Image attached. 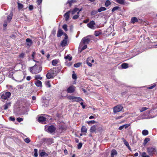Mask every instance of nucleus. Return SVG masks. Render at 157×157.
<instances>
[{
	"label": "nucleus",
	"mask_w": 157,
	"mask_h": 157,
	"mask_svg": "<svg viewBox=\"0 0 157 157\" xmlns=\"http://www.w3.org/2000/svg\"><path fill=\"white\" fill-rule=\"evenodd\" d=\"M87 128L85 126H83L82 127L81 130L82 132L86 133L87 132Z\"/></svg>",
	"instance_id": "nucleus-30"
},
{
	"label": "nucleus",
	"mask_w": 157,
	"mask_h": 157,
	"mask_svg": "<svg viewBox=\"0 0 157 157\" xmlns=\"http://www.w3.org/2000/svg\"><path fill=\"white\" fill-rule=\"evenodd\" d=\"M26 41L27 43L26 45L29 46H31L33 43L32 41L29 38H27L26 40Z\"/></svg>",
	"instance_id": "nucleus-18"
},
{
	"label": "nucleus",
	"mask_w": 157,
	"mask_h": 157,
	"mask_svg": "<svg viewBox=\"0 0 157 157\" xmlns=\"http://www.w3.org/2000/svg\"><path fill=\"white\" fill-rule=\"evenodd\" d=\"M58 60L57 59L53 60L52 61V64L53 66H55L57 63Z\"/></svg>",
	"instance_id": "nucleus-34"
},
{
	"label": "nucleus",
	"mask_w": 157,
	"mask_h": 157,
	"mask_svg": "<svg viewBox=\"0 0 157 157\" xmlns=\"http://www.w3.org/2000/svg\"><path fill=\"white\" fill-rule=\"evenodd\" d=\"M37 151H38L37 149H34V156L35 157H36L38 156Z\"/></svg>",
	"instance_id": "nucleus-43"
},
{
	"label": "nucleus",
	"mask_w": 157,
	"mask_h": 157,
	"mask_svg": "<svg viewBox=\"0 0 157 157\" xmlns=\"http://www.w3.org/2000/svg\"><path fill=\"white\" fill-rule=\"evenodd\" d=\"M64 59L66 60H68L69 61H70L71 60L72 57L70 56L67 55V56L64 57Z\"/></svg>",
	"instance_id": "nucleus-32"
},
{
	"label": "nucleus",
	"mask_w": 157,
	"mask_h": 157,
	"mask_svg": "<svg viewBox=\"0 0 157 157\" xmlns=\"http://www.w3.org/2000/svg\"><path fill=\"white\" fill-rule=\"evenodd\" d=\"M101 34V33L99 32H98V31H95V32L94 35L96 36H98Z\"/></svg>",
	"instance_id": "nucleus-50"
},
{
	"label": "nucleus",
	"mask_w": 157,
	"mask_h": 157,
	"mask_svg": "<svg viewBox=\"0 0 157 157\" xmlns=\"http://www.w3.org/2000/svg\"><path fill=\"white\" fill-rule=\"evenodd\" d=\"M89 60H91V58L89 57L87 58L86 61V63L89 66L91 67L92 66V64L89 61Z\"/></svg>",
	"instance_id": "nucleus-28"
},
{
	"label": "nucleus",
	"mask_w": 157,
	"mask_h": 157,
	"mask_svg": "<svg viewBox=\"0 0 157 157\" xmlns=\"http://www.w3.org/2000/svg\"><path fill=\"white\" fill-rule=\"evenodd\" d=\"M24 56L25 54L24 53H22L19 55V57L20 59H22L24 58Z\"/></svg>",
	"instance_id": "nucleus-46"
},
{
	"label": "nucleus",
	"mask_w": 157,
	"mask_h": 157,
	"mask_svg": "<svg viewBox=\"0 0 157 157\" xmlns=\"http://www.w3.org/2000/svg\"><path fill=\"white\" fill-rule=\"evenodd\" d=\"M42 101L43 105L45 106H47L48 104V101L44 97L42 98Z\"/></svg>",
	"instance_id": "nucleus-13"
},
{
	"label": "nucleus",
	"mask_w": 157,
	"mask_h": 157,
	"mask_svg": "<svg viewBox=\"0 0 157 157\" xmlns=\"http://www.w3.org/2000/svg\"><path fill=\"white\" fill-rule=\"evenodd\" d=\"M98 12V11L96 10H93L91 12V15H94L97 13Z\"/></svg>",
	"instance_id": "nucleus-37"
},
{
	"label": "nucleus",
	"mask_w": 157,
	"mask_h": 157,
	"mask_svg": "<svg viewBox=\"0 0 157 157\" xmlns=\"http://www.w3.org/2000/svg\"><path fill=\"white\" fill-rule=\"evenodd\" d=\"M123 109V107L120 105H118L113 108V111L114 113H117L121 111Z\"/></svg>",
	"instance_id": "nucleus-5"
},
{
	"label": "nucleus",
	"mask_w": 157,
	"mask_h": 157,
	"mask_svg": "<svg viewBox=\"0 0 157 157\" xmlns=\"http://www.w3.org/2000/svg\"><path fill=\"white\" fill-rule=\"evenodd\" d=\"M46 85L48 87H50L51 86L50 82L49 81L47 82H46Z\"/></svg>",
	"instance_id": "nucleus-56"
},
{
	"label": "nucleus",
	"mask_w": 157,
	"mask_h": 157,
	"mask_svg": "<svg viewBox=\"0 0 157 157\" xmlns=\"http://www.w3.org/2000/svg\"><path fill=\"white\" fill-rule=\"evenodd\" d=\"M63 34V32L61 29H59L58 30L57 33V36L58 37H60L62 34Z\"/></svg>",
	"instance_id": "nucleus-21"
},
{
	"label": "nucleus",
	"mask_w": 157,
	"mask_h": 157,
	"mask_svg": "<svg viewBox=\"0 0 157 157\" xmlns=\"http://www.w3.org/2000/svg\"><path fill=\"white\" fill-rule=\"evenodd\" d=\"M35 84L38 87H41L42 86V82L39 80H36L35 81Z\"/></svg>",
	"instance_id": "nucleus-16"
},
{
	"label": "nucleus",
	"mask_w": 157,
	"mask_h": 157,
	"mask_svg": "<svg viewBox=\"0 0 157 157\" xmlns=\"http://www.w3.org/2000/svg\"><path fill=\"white\" fill-rule=\"evenodd\" d=\"M81 65V63H75L74 64V66L76 67H79Z\"/></svg>",
	"instance_id": "nucleus-47"
},
{
	"label": "nucleus",
	"mask_w": 157,
	"mask_h": 157,
	"mask_svg": "<svg viewBox=\"0 0 157 157\" xmlns=\"http://www.w3.org/2000/svg\"><path fill=\"white\" fill-rule=\"evenodd\" d=\"M123 142L124 144L127 146L129 150H131V148L129 146V145L128 142L125 140H123Z\"/></svg>",
	"instance_id": "nucleus-23"
},
{
	"label": "nucleus",
	"mask_w": 157,
	"mask_h": 157,
	"mask_svg": "<svg viewBox=\"0 0 157 157\" xmlns=\"http://www.w3.org/2000/svg\"><path fill=\"white\" fill-rule=\"evenodd\" d=\"M48 116L47 115H45L44 116H40L38 118V121L40 122H42V123H43V122L47 121L48 119Z\"/></svg>",
	"instance_id": "nucleus-8"
},
{
	"label": "nucleus",
	"mask_w": 157,
	"mask_h": 157,
	"mask_svg": "<svg viewBox=\"0 0 157 157\" xmlns=\"http://www.w3.org/2000/svg\"><path fill=\"white\" fill-rule=\"evenodd\" d=\"M111 4L110 1L109 0H107L105 4V5L106 7L109 6Z\"/></svg>",
	"instance_id": "nucleus-39"
},
{
	"label": "nucleus",
	"mask_w": 157,
	"mask_h": 157,
	"mask_svg": "<svg viewBox=\"0 0 157 157\" xmlns=\"http://www.w3.org/2000/svg\"><path fill=\"white\" fill-rule=\"evenodd\" d=\"M1 99L2 100H7L9 98L11 95V93L9 92L2 93L1 94Z\"/></svg>",
	"instance_id": "nucleus-2"
},
{
	"label": "nucleus",
	"mask_w": 157,
	"mask_h": 157,
	"mask_svg": "<svg viewBox=\"0 0 157 157\" xmlns=\"http://www.w3.org/2000/svg\"><path fill=\"white\" fill-rule=\"evenodd\" d=\"M82 146V144L81 143H79L78 144V149H80L81 148Z\"/></svg>",
	"instance_id": "nucleus-57"
},
{
	"label": "nucleus",
	"mask_w": 157,
	"mask_h": 157,
	"mask_svg": "<svg viewBox=\"0 0 157 157\" xmlns=\"http://www.w3.org/2000/svg\"><path fill=\"white\" fill-rule=\"evenodd\" d=\"M90 40V39L87 37H84L82 39L81 42L82 43L84 44H86L89 43Z\"/></svg>",
	"instance_id": "nucleus-11"
},
{
	"label": "nucleus",
	"mask_w": 157,
	"mask_h": 157,
	"mask_svg": "<svg viewBox=\"0 0 157 157\" xmlns=\"http://www.w3.org/2000/svg\"><path fill=\"white\" fill-rule=\"evenodd\" d=\"M96 121L94 120L90 121H87V123L88 124H94L95 123Z\"/></svg>",
	"instance_id": "nucleus-54"
},
{
	"label": "nucleus",
	"mask_w": 157,
	"mask_h": 157,
	"mask_svg": "<svg viewBox=\"0 0 157 157\" xmlns=\"http://www.w3.org/2000/svg\"><path fill=\"white\" fill-rule=\"evenodd\" d=\"M150 139L149 138H146L144 140V145H145L147 143L150 141Z\"/></svg>",
	"instance_id": "nucleus-38"
},
{
	"label": "nucleus",
	"mask_w": 157,
	"mask_h": 157,
	"mask_svg": "<svg viewBox=\"0 0 157 157\" xmlns=\"http://www.w3.org/2000/svg\"><path fill=\"white\" fill-rule=\"evenodd\" d=\"M13 16V14L12 13H10L9 15L7 17V21L8 22H10Z\"/></svg>",
	"instance_id": "nucleus-27"
},
{
	"label": "nucleus",
	"mask_w": 157,
	"mask_h": 157,
	"mask_svg": "<svg viewBox=\"0 0 157 157\" xmlns=\"http://www.w3.org/2000/svg\"><path fill=\"white\" fill-rule=\"evenodd\" d=\"M123 68H126L128 67V64L126 63H123L121 65Z\"/></svg>",
	"instance_id": "nucleus-35"
},
{
	"label": "nucleus",
	"mask_w": 157,
	"mask_h": 157,
	"mask_svg": "<svg viewBox=\"0 0 157 157\" xmlns=\"http://www.w3.org/2000/svg\"><path fill=\"white\" fill-rule=\"evenodd\" d=\"M76 2V1L75 0H69L67 1V4L69 5V6L70 7L72 4L75 3Z\"/></svg>",
	"instance_id": "nucleus-17"
},
{
	"label": "nucleus",
	"mask_w": 157,
	"mask_h": 157,
	"mask_svg": "<svg viewBox=\"0 0 157 157\" xmlns=\"http://www.w3.org/2000/svg\"><path fill=\"white\" fill-rule=\"evenodd\" d=\"M52 71V74H53V76H55L60 71L61 69L59 68L54 67L51 69Z\"/></svg>",
	"instance_id": "nucleus-4"
},
{
	"label": "nucleus",
	"mask_w": 157,
	"mask_h": 157,
	"mask_svg": "<svg viewBox=\"0 0 157 157\" xmlns=\"http://www.w3.org/2000/svg\"><path fill=\"white\" fill-rule=\"evenodd\" d=\"M67 25L64 24L63 26V28L65 31H67Z\"/></svg>",
	"instance_id": "nucleus-44"
},
{
	"label": "nucleus",
	"mask_w": 157,
	"mask_h": 157,
	"mask_svg": "<svg viewBox=\"0 0 157 157\" xmlns=\"http://www.w3.org/2000/svg\"><path fill=\"white\" fill-rule=\"evenodd\" d=\"M147 151L149 154L151 155L155 154L156 150L155 147H149L147 148Z\"/></svg>",
	"instance_id": "nucleus-3"
},
{
	"label": "nucleus",
	"mask_w": 157,
	"mask_h": 157,
	"mask_svg": "<svg viewBox=\"0 0 157 157\" xmlns=\"http://www.w3.org/2000/svg\"><path fill=\"white\" fill-rule=\"evenodd\" d=\"M148 109V108L147 107H142L140 109V112H142L147 110Z\"/></svg>",
	"instance_id": "nucleus-40"
},
{
	"label": "nucleus",
	"mask_w": 157,
	"mask_h": 157,
	"mask_svg": "<svg viewBox=\"0 0 157 157\" xmlns=\"http://www.w3.org/2000/svg\"><path fill=\"white\" fill-rule=\"evenodd\" d=\"M24 141L27 143H29L30 142V140L28 138H26L24 139Z\"/></svg>",
	"instance_id": "nucleus-52"
},
{
	"label": "nucleus",
	"mask_w": 157,
	"mask_h": 157,
	"mask_svg": "<svg viewBox=\"0 0 157 157\" xmlns=\"http://www.w3.org/2000/svg\"><path fill=\"white\" fill-rule=\"evenodd\" d=\"M124 125V128H126L129 126V124H125Z\"/></svg>",
	"instance_id": "nucleus-62"
},
{
	"label": "nucleus",
	"mask_w": 157,
	"mask_h": 157,
	"mask_svg": "<svg viewBox=\"0 0 157 157\" xmlns=\"http://www.w3.org/2000/svg\"><path fill=\"white\" fill-rule=\"evenodd\" d=\"M35 55H36V53L35 52H33L32 54V59L33 60H34V57H35Z\"/></svg>",
	"instance_id": "nucleus-55"
},
{
	"label": "nucleus",
	"mask_w": 157,
	"mask_h": 157,
	"mask_svg": "<svg viewBox=\"0 0 157 157\" xmlns=\"http://www.w3.org/2000/svg\"><path fill=\"white\" fill-rule=\"evenodd\" d=\"M103 131V129L102 127L101 126H100V125L98 124L97 132H101Z\"/></svg>",
	"instance_id": "nucleus-26"
},
{
	"label": "nucleus",
	"mask_w": 157,
	"mask_h": 157,
	"mask_svg": "<svg viewBox=\"0 0 157 157\" xmlns=\"http://www.w3.org/2000/svg\"><path fill=\"white\" fill-rule=\"evenodd\" d=\"M106 9V8L104 7H101L98 9V12H100L102 11L105 10Z\"/></svg>",
	"instance_id": "nucleus-31"
},
{
	"label": "nucleus",
	"mask_w": 157,
	"mask_h": 157,
	"mask_svg": "<svg viewBox=\"0 0 157 157\" xmlns=\"http://www.w3.org/2000/svg\"><path fill=\"white\" fill-rule=\"evenodd\" d=\"M116 2L121 5H124L125 3L124 0H116Z\"/></svg>",
	"instance_id": "nucleus-25"
},
{
	"label": "nucleus",
	"mask_w": 157,
	"mask_h": 157,
	"mask_svg": "<svg viewBox=\"0 0 157 157\" xmlns=\"http://www.w3.org/2000/svg\"><path fill=\"white\" fill-rule=\"evenodd\" d=\"M119 7L118 6H115L112 9V12H113L115 10H118L119 8Z\"/></svg>",
	"instance_id": "nucleus-45"
},
{
	"label": "nucleus",
	"mask_w": 157,
	"mask_h": 157,
	"mask_svg": "<svg viewBox=\"0 0 157 157\" xmlns=\"http://www.w3.org/2000/svg\"><path fill=\"white\" fill-rule=\"evenodd\" d=\"M39 155L42 157H45V156L47 157L48 155V154L44 151L40 152L39 153Z\"/></svg>",
	"instance_id": "nucleus-20"
},
{
	"label": "nucleus",
	"mask_w": 157,
	"mask_h": 157,
	"mask_svg": "<svg viewBox=\"0 0 157 157\" xmlns=\"http://www.w3.org/2000/svg\"><path fill=\"white\" fill-rule=\"evenodd\" d=\"M156 85H155V84H154V85H153L149 87H148V89H152L153 88H154V87H155V86H156Z\"/></svg>",
	"instance_id": "nucleus-61"
},
{
	"label": "nucleus",
	"mask_w": 157,
	"mask_h": 157,
	"mask_svg": "<svg viewBox=\"0 0 157 157\" xmlns=\"http://www.w3.org/2000/svg\"><path fill=\"white\" fill-rule=\"evenodd\" d=\"M45 129H48V132L50 133H52L55 132L56 128L53 125H51L48 127H46Z\"/></svg>",
	"instance_id": "nucleus-6"
},
{
	"label": "nucleus",
	"mask_w": 157,
	"mask_h": 157,
	"mask_svg": "<svg viewBox=\"0 0 157 157\" xmlns=\"http://www.w3.org/2000/svg\"><path fill=\"white\" fill-rule=\"evenodd\" d=\"M36 63L33 66L30 68V71L32 73L37 74L40 72L42 70L41 61H36L33 60Z\"/></svg>",
	"instance_id": "nucleus-1"
},
{
	"label": "nucleus",
	"mask_w": 157,
	"mask_h": 157,
	"mask_svg": "<svg viewBox=\"0 0 157 157\" xmlns=\"http://www.w3.org/2000/svg\"><path fill=\"white\" fill-rule=\"evenodd\" d=\"M70 99H72L73 101L78 102L81 101H83L81 98L71 96L70 97Z\"/></svg>",
	"instance_id": "nucleus-9"
},
{
	"label": "nucleus",
	"mask_w": 157,
	"mask_h": 157,
	"mask_svg": "<svg viewBox=\"0 0 157 157\" xmlns=\"http://www.w3.org/2000/svg\"><path fill=\"white\" fill-rule=\"evenodd\" d=\"M7 25V22L5 21L3 24V26L4 27H6Z\"/></svg>",
	"instance_id": "nucleus-63"
},
{
	"label": "nucleus",
	"mask_w": 157,
	"mask_h": 157,
	"mask_svg": "<svg viewBox=\"0 0 157 157\" xmlns=\"http://www.w3.org/2000/svg\"><path fill=\"white\" fill-rule=\"evenodd\" d=\"M98 124L94 125L92 126L90 128V132L92 133H95L97 132Z\"/></svg>",
	"instance_id": "nucleus-10"
},
{
	"label": "nucleus",
	"mask_w": 157,
	"mask_h": 157,
	"mask_svg": "<svg viewBox=\"0 0 157 157\" xmlns=\"http://www.w3.org/2000/svg\"><path fill=\"white\" fill-rule=\"evenodd\" d=\"M72 78L74 79H76L77 78L76 75L75 74H73L72 75Z\"/></svg>",
	"instance_id": "nucleus-49"
},
{
	"label": "nucleus",
	"mask_w": 157,
	"mask_h": 157,
	"mask_svg": "<svg viewBox=\"0 0 157 157\" xmlns=\"http://www.w3.org/2000/svg\"><path fill=\"white\" fill-rule=\"evenodd\" d=\"M18 5L19 9H21L23 7V5L21 3H18Z\"/></svg>",
	"instance_id": "nucleus-42"
},
{
	"label": "nucleus",
	"mask_w": 157,
	"mask_h": 157,
	"mask_svg": "<svg viewBox=\"0 0 157 157\" xmlns=\"http://www.w3.org/2000/svg\"><path fill=\"white\" fill-rule=\"evenodd\" d=\"M67 39H63V41H62L61 43V45L62 46V47H64L65 46L66 44L67 43Z\"/></svg>",
	"instance_id": "nucleus-24"
},
{
	"label": "nucleus",
	"mask_w": 157,
	"mask_h": 157,
	"mask_svg": "<svg viewBox=\"0 0 157 157\" xmlns=\"http://www.w3.org/2000/svg\"><path fill=\"white\" fill-rule=\"evenodd\" d=\"M11 103L10 102L6 103L4 105V109L5 110L7 109L10 106Z\"/></svg>",
	"instance_id": "nucleus-29"
},
{
	"label": "nucleus",
	"mask_w": 157,
	"mask_h": 157,
	"mask_svg": "<svg viewBox=\"0 0 157 157\" xmlns=\"http://www.w3.org/2000/svg\"><path fill=\"white\" fill-rule=\"evenodd\" d=\"M71 13L70 11H69L65 13L64 15V17L65 18V20L66 21H67L69 18L70 13Z\"/></svg>",
	"instance_id": "nucleus-15"
},
{
	"label": "nucleus",
	"mask_w": 157,
	"mask_h": 157,
	"mask_svg": "<svg viewBox=\"0 0 157 157\" xmlns=\"http://www.w3.org/2000/svg\"><path fill=\"white\" fill-rule=\"evenodd\" d=\"M95 25V23L94 21H92L87 24V26L90 28L93 29H95L94 25Z\"/></svg>",
	"instance_id": "nucleus-7"
},
{
	"label": "nucleus",
	"mask_w": 157,
	"mask_h": 157,
	"mask_svg": "<svg viewBox=\"0 0 157 157\" xmlns=\"http://www.w3.org/2000/svg\"><path fill=\"white\" fill-rule=\"evenodd\" d=\"M142 134L144 136H146L148 134V132L147 130H144L142 132Z\"/></svg>",
	"instance_id": "nucleus-33"
},
{
	"label": "nucleus",
	"mask_w": 157,
	"mask_h": 157,
	"mask_svg": "<svg viewBox=\"0 0 157 157\" xmlns=\"http://www.w3.org/2000/svg\"><path fill=\"white\" fill-rule=\"evenodd\" d=\"M17 121L20 122H21V121H23V119L22 118H20V117H18V118H17Z\"/></svg>",
	"instance_id": "nucleus-53"
},
{
	"label": "nucleus",
	"mask_w": 157,
	"mask_h": 157,
	"mask_svg": "<svg viewBox=\"0 0 157 157\" xmlns=\"http://www.w3.org/2000/svg\"><path fill=\"white\" fill-rule=\"evenodd\" d=\"M138 21V19L136 17H132L131 19V23L134 24Z\"/></svg>",
	"instance_id": "nucleus-19"
},
{
	"label": "nucleus",
	"mask_w": 157,
	"mask_h": 157,
	"mask_svg": "<svg viewBox=\"0 0 157 157\" xmlns=\"http://www.w3.org/2000/svg\"><path fill=\"white\" fill-rule=\"evenodd\" d=\"M75 87L73 86H70L67 89V91L69 93H72L75 90Z\"/></svg>",
	"instance_id": "nucleus-14"
},
{
	"label": "nucleus",
	"mask_w": 157,
	"mask_h": 157,
	"mask_svg": "<svg viewBox=\"0 0 157 157\" xmlns=\"http://www.w3.org/2000/svg\"><path fill=\"white\" fill-rule=\"evenodd\" d=\"M79 16V14H76V15H75L72 17L73 19H77Z\"/></svg>",
	"instance_id": "nucleus-48"
},
{
	"label": "nucleus",
	"mask_w": 157,
	"mask_h": 157,
	"mask_svg": "<svg viewBox=\"0 0 157 157\" xmlns=\"http://www.w3.org/2000/svg\"><path fill=\"white\" fill-rule=\"evenodd\" d=\"M87 47V46L86 45H84L83 47L82 48V49H81V51L80 52H81V51L84 50V49H86Z\"/></svg>",
	"instance_id": "nucleus-60"
},
{
	"label": "nucleus",
	"mask_w": 157,
	"mask_h": 157,
	"mask_svg": "<svg viewBox=\"0 0 157 157\" xmlns=\"http://www.w3.org/2000/svg\"><path fill=\"white\" fill-rule=\"evenodd\" d=\"M53 74H52V71L51 69L48 71V72L46 75V77L48 79L53 78L55 76H53Z\"/></svg>",
	"instance_id": "nucleus-12"
},
{
	"label": "nucleus",
	"mask_w": 157,
	"mask_h": 157,
	"mask_svg": "<svg viewBox=\"0 0 157 157\" xmlns=\"http://www.w3.org/2000/svg\"><path fill=\"white\" fill-rule=\"evenodd\" d=\"M42 0H37V3L38 5H40L42 2Z\"/></svg>",
	"instance_id": "nucleus-59"
},
{
	"label": "nucleus",
	"mask_w": 157,
	"mask_h": 157,
	"mask_svg": "<svg viewBox=\"0 0 157 157\" xmlns=\"http://www.w3.org/2000/svg\"><path fill=\"white\" fill-rule=\"evenodd\" d=\"M29 9L30 10H32L33 9V6L32 5H30L29 7Z\"/></svg>",
	"instance_id": "nucleus-64"
},
{
	"label": "nucleus",
	"mask_w": 157,
	"mask_h": 157,
	"mask_svg": "<svg viewBox=\"0 0 157 157\" xmlns=\"http://www.w3.org/2000/svg\"><path fill=\"white\" fill-rule=\"evenodd\" d=\"M10 120L13 121H14L15 120V118L14 117H9Z\"/></svg>",
	"instance_id": "nucleus-58"
},
{
	"label": "nucleus",
	"mask_w": 157,
	"mask_h": 157,
	"mask_svg": "<svg viewBox=\"0 0 157 157\" xmlns=\"http://www.w3.org/2000/svg\"><path fill=\"white\" fill-rule=\"evenodd\" d=\"M78 9L77 8H75L74 9H73L72 10L70 11H71V14L72 15H74L75 13H77L78 12Z\"/></svg>",
	"instance_id": "nucleus-22"
},
{
	"label": "nucleus",
	"mask_w": 157,
	"mask_h": 157,
	"mask_svg": "<svg viewBox=\"0 0 157 157\" xmlns=\"http://www.w3.org/2000/svg\"><path fill=\"white\" fill-rule=\"evenodd\" d=\"M117 154V152L115 150L113 149L112 150L111 152V155H116Z\"/></svg>",
	"instance_id": "nucleus-36"
},
{
	"label": "nucleus",
	"mask_w": 157,
	"mask_h": 157,
	"mask_svg": "<svg viewBox=\"0 0 157 157\" xmlns=\"http://www.w3.org/2000/svg\"><path fill=\"white\" fill-rule=\"evenodd\" d=\"M35 78L36 79H40V80L42 79V78L40 77V75H36L35 76Z\"/></svg>",
	"instance_id": "nucleus-51"
},
{
	"label": "nucleus",
	"mask_w": 157,
	"mask_h": 157,
	"mask_svg": "<svg viewBox=\"0 0 157 157\" xmlns=\"http://www.w3.org/2000/svg\"><path fill=\"white\" fill-rule=\"evenodd\" d=\"M141 156L142 157H150L149 156L146 154L145 152H143L142 153Z\"/></svg>",
	"instance_id": "nucleus-41"
}]
</instances>
